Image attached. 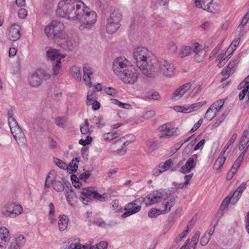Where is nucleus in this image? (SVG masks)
Here are the masks:
<instances>
[{"label": "nucleus", "mask_w": 249, "mask_h": 249, "mask_svg": "<svg viewBox=\"0 0 249 249\" xmlns=\"http://www.w3.org/2000/svg\"><path fill=\"white\" fill-rule=\"evenodd\" d=\"M10 128L11 133L17 141H18V140L23 139L24 138V133L18 124L13 126Z\"/></svg>", "instance_id": "412c9836"}, {"label": "nucleus", "mask_w": 249, "mask_h": 249, "mask_svg": "<svg viewBox=\"0 0 249 249\" xmlns=\"http://www.w3.org/2000/svg\"><path fill=\"white\" fill-rule=\"evenodd\" d=\"M224 103L225 100L220 99L213 103L212 105H211V107L213 108L214 110L218 113V111L224 105Z\"/></svg>", "instance_id": "4c0bfd02"}, {"label": "nucleus", "mask_w": 249, "mask_h": 249, "mask_svg": "<svg viewBox=\"0 0 249 249\" xmlns=\"http://www.w3.org/2000/svg\"><path fill=\"white\" fill-rule=\"evenodd\" d=\"M146 145L151 152L156 150L160 146L158 141L154 139L146 141Z\"/></svg>", "instance_id": "cd10ccee"}, {"label": "nucleus", "mask_w": 249, "mask_h": 249, "mask_svg": "<svg viewBox=\"0 0 249 249\" xmlns=\"http://www.w3.org/2000/svg\"><path fill=\"white\" fill-rule=\"evenodd\" d=\"M124 137L122 138L120 140H118L113 143L110 146V149L112 152L116 153L118 154H124L126 150L124 148V146H125L129 144L130 142L128 141H124Z\"/></svg>", "instance_id": "9b49d317"}, {"label": "nucleus", "mask_w": 249, "mask_h": 249, "mask_svg": "<svg viewBox=\"0 0 249 249\" xmlns=\"http://www.w3.org/2000/svg\"><path fill=\"white\" fill-rule=\"evenodd\" d=\"M80 130L83 134H87L92 131V128L89 127V124L87 119L85 120L84 124L80 126Z\"/></svg>", "instance_id": "72a5a7b5"}, {"label": "nucleus", "mask_w": 249, "mask_h": 249, "mask_svg": "<svg viewBox=\"0 0 249 249\" xmlns=\"http://www.w3.org/2000/svg\"><path fill=\"white\" fill-rule=\"evenodd\" d=\"M122 19V14L118 10H114L110 14L109 18H107L110 21L120 23Z\"/></svg>", "instance_id": "c85d7f7f"}, {"label": "nucleus", "mask_w": 249, "mask_h": 249, "mask_svg": "<svg viewBox=\"0 0 249 249\" xmlns=\"http://www.w3.org/2000/svg\"><path fill=\"white\" fill-rule=\"evenodd\" d=\"M210 238L208 237L205 233L201 237L200 241V243L201 246H204L206 245L210 240Z\"/></svg>", "instance_id": "052dcab7"}, {"label": "nucleus", "mask_w": 249, "mask_h": 249, "mask_svg": "<svg viewBox=\"0 0 249 249\" xmlns=\"http://www.w3.org/2000/svg\"><path fill=\"white\" fill-rule=\"evenodd\" d=\"M164 190L160 189L147 196V205H151L160 202L163 199Z\"/></svg>", "instance_id": "f8f14e48"}, {"label": "nucleus", "mask_w": 249, "mask_h": 249, "mask_svg": "<svg viewBox=\"0 0 249 249\" xmlns=\"http://www.w3.org/2000/svg\"><path fill=\"white\" fill-rule=\"evenodd\" d=\"M213 3V0H195V3L196 7L202 8L209 12H213L210 5Z\"/></svg>", "instance_id": "6ab92c4d"}, {"label": "nucleus", "mask_w": 249, "mask_h": 249, "mask_svg": "<svg viewBox=\"0 0 249 249\" xmlns=\"http://www.w3.org/2000/svg\"><path fill=\"white\" fill-rule=\"evenodd\" d=\"M61 61L60 62H57L55 65L53 67V73L50 74L51 75V78L50 79H53L55 76L57 75L59 72V70L61 68Z\"/></svg>", "instance_id": "a18cd8bd"}, {"label": "nucleus", "mask_w": 249, "mask_h": 249, "mask_svg": "<svg viewBox=\"0 0 249 249\" xmlns=\"http://www.w3.org/2000/svg\"><path fill=\"white\" fill-rule=\"evenodd\" d=\"M7 36L8 39L12 41L18 40L20 36L19 27L13 24L9 28Z\"/></svg>", "instance_id": "2eb2a0df"}, {"label": "nucleus", "mask_w": 249, "mask_h": 249, "mask_svg": "<svg viewBox=\"0 0 249 249\" xmlns=\"http://www.w3.org/2000/svg\"><path fill=\"white\" fill-rule=\"evenodd\" d=\"M54 123L56 125L60 127H64L67 123V119L63 117H57L54 119Z\"/></svg>", "instance_id": "a19ab883"}, {"label": "nucleus", "mask_w": 249, "mask_h": 249, "mask_svg": "<svg viewBox=\"0 0 249 249\" xmlns=\"http://www.w3.org/2000/svg\"><path fill=\"white\" fill-rule=\"evenodd\" d=\"M83 80L85 82L86 84L90 87L92 85L90 75L92 74L90 67L88 65H85L83 67Z\"/></svg>", "instance_id": "4be33fe9"}, {"label": "nucleus", "mask_w": 249, "mask_h": 249, "mask_svg": "<svg viewBox=\"0 0 249 249\" xmlns=\"http://www.w3.org/2000/svg\"><path fill=\"white\" fill-rule=\"evenodd\" d=\"M52 185L53 189L57 192H62L64 189L63 184L59 180H54L52 181Z\"/></svg>", "instance_id": "c9c22d12"}, {"label": "nucleus", "mask_w": 249, "mask_h": 249, "mask_svg": "<svg viewBox=\"0 0 249 249\" xmlns=\"http://www.w3.org/2000/svg\"><path fill=\"white\" fill-rule=\"evenodd\" d=\"M191 49L190 47L185 46L183 47L179 53V54L181 57H184L189 55L191 53Z\"/></svg>", "instance_id": "37998d69"}, {"label": "nucleus", "mask_w": 249, "mask_h": 249, "mask_svg": "<svg viewBox=\"0 0 249 249\" xmlns=\"http://www.w3.org/2000/svg\"><path fill=\"white\" fill-rule=\"evenodd\" d=\"M11 237L8 229L0 228V249H5L6 245L10 241Z\"/></svg>", "instance_id": "ddd939ff"}, {"label": "nucleus", "mask_w": 249, "mask_h": 249, "mask_svg": "<svg viewBox=\"0 0 249 249\" xmlns=\"http://www.w3.org/2000/svg\"><path fill=\"white\" fill-rule=\"evenodd\" d=\"M80 200L85 205H88L92 198L100 201H105L107 195L99 194L93 187L82 188L80 192Z\"/></svg>", "instance_id": "39448f33"}, {"label": "nucleus", "mask_w": 249, "mask_h": 249, "mask_svg": "<svg viewBox=\"0 0 249 249\" xmlns=\"http://www.w3.org/2000/svg\"><path fill=\"white\" fill-rule=\"evenodd\" d=\"M79 162L78 159L75 158L73 159L71 162L69 163V165H67V169L70 173H72L77 171L78 166L77 162Z\"/></svg>", "instance_id": "7c9ffc66"}, {"label": "nucleus", "mask_w": 249, "mask_h": 249, "mask_svg": "<svg viewBox=\"0 0 249 249\" xmlns=\"http://www.w3.org/2000/svg\"><path fill=\"white\" fill-rule=\"evenodd\" d=\"M249 142V131L247 130L244 131L240 140V145L239 149L240 150H243Z\"/></svg>", "instance_id": "b1692460"}, {"label": "nucleus", "mask_w": 249, "mask_h": 249, "mask_svg": "<svg viewBox=\"0 0 249 249\" xmlns=\"http://www.w3.org/2000/svg\"><path fill=\"white\" fill-rule=\"evenodd\" d=\"M53 161L55 164L60 169H67V164L65 162H64L62 160L57 159L54 158Z\"/></svg>", "instance_id": "09e8293b"}, {"label": "nucleus", "mask_w": 249, "mask_h": 249, "mask_svg": "<svg viewBox=\"0 0 249 249\" xmlns=\"http://www.w3.org/2000/svg\"><path fill=\"white\" fill-rule=\"evenodd\" d=\"M163 213V211L161 210L157 209L155 208L151 209L148 212V216L150 218H156L159 215Z\"/></svg>", "instance_id": "ea45409f"}, {"label": "nucleus", "mask_w": 249, "mask_h": 249, "mask_svg": "<svg viewBox=\"0 0 249 249\" xmlns=\"http://www.w3.org/2000/svg\"><path fill=\"white\" fill-rule=\"evenodd\" d=\"M120 23L110 21L107 20L106 25V29L108 33L110 34L114 33L118 30L119 28H120Z\"/></svg>", "instance_id": "5701e85b"}, {"label": "nucleus", "mask_w": 249, "mask_h": 249, "mask_svg": "<svg viewBox=\"0 0 249 249\" xmlns=\"http://www.w3.org/2000/svg\"><path fill=\"white\" fill-rule=\"evenodd\" d=\"M95 98V93L93 92H88L87 97V105H90L91 102L94 101L93 99Z\"/></svg>", "instance_id": "4d7b16f0"}, {"label": "nucleus", "mask_w": 249, "mask_h": 249, "mask_svg": "<svg viewBox=\"0 0 249 249\" xmlns=\"http://www.w3.org/2000/svg\"><path fill=\"white\" fill-rule=\"evenodd\" d=\"M194 145V143L193 142H191L190 143L188 144L186 147L184 148L182 155H187L192 150L193 147Z\"/></svg>", "instance_id": "864d4df0"}, {"label": "nucleus", "mask_w": 249, "mask_h": 249, "mask_svg": "<svg viewBox=\"0 0 249 249\" xmlns=\"http://www.w3.org/2000/svg\"><path fill=\"white\" fill-rule=\"evenodd\" d=\"M152 60L148 66V74H146V76L153 77L158 73L167 77H171L174 75L175 69L167 60H158L155 57Z\"/></svg>", "instance_id": "f03ea898"}, {"label": "nucleus", "mask_w": 249, "mask_h": 249, "mask_svg": "<svg viewBox=\"0 0 249 249\" xmlns=\"http://www.w3.org/2000/svg\"><path fill=\"white\" fill-rule=\"evenodd\" d=\"M138 76L139 73L132 66L118 77L124 83L133 85L137 81Z\"/></svg>", "instance_id": "1a4fd4ad"}, {"label": "nucleus", "mask_w": 249, "mask_h": 249, "mask_svg": "<svg viewBox=\"0 0 249 249\" xmlns=\"http://www.w3.org/2000/svg\"><path fill=\"white\" fill-rule=\"evenodd\" d=\"M133 55L136 65L146 76V74H148V66L152 61V59H155V56L147 48L144 47L135 48L134 50Z\"/></svg>", "instance_id": "7ed1b4c3"}, {"label": "nucleus", "mask_w": 249, "mask_h": 249, "mask_svg": "<svg viewBox=\"0 0 249 249\" xmlns=\"http://www.w3.org/2000/svg\"><path fill=\"white\" fill-rule=\"evenodd\" d=\"M47 56L51 61L55 60L56 62H60L61 59L65 57V55L61 54L57 50L52 48L47 51Z\"/></svg>", "instance_id": "f3484780"}, {"label": "nucleus", "mask_w": 249, "mask_h": 249, "mask_svg": "<svg viewBox=\"0 0 249 249\" xmlns=\"http://www.w3.org/2000/svg\"><path fill=\"white\" fill-rule=\"evenodd\" d=\"M110 101L112 104L117 105L119 107L127 109H130L131 108V106L130 104L122 103L116 99H111Z\"/></svg>", "instance_id": "f704fd0d"}, {"label": "nucleus", "mask_w": 249, "mask_h": 249, "mask_svg": "<svg viewBox=\"0 0 249 249\" xmlns=\"http://www.w3.org/2000/svg\"><path fill=\"white\" fill-rule=\"evenodd\" d=\"M71 72L72 76L76 80L80 81L81 75L80 73V68L76 66L72 67L71 69Z\"/></svg>", "instance_id": "2f4dec72"}, {"label": "nucleus", "mask_w": 249, "mask_h": 249, "mask_svg": "<svg viewBox=\"0 0 249 249\" xmlns=\"http://www.w3.org/2000/svg\"><path fill=\"white\" fill-rule=\"evenodd\" d=\"M26 239L22 235H19L13 239L11 242L8 249H20L25 244Z\"/></svg>", "instance_id": "dca6fc26"}, {"label": "nucleus", "mask_w": 249, "mask_h": 249, "mask_svg": "<svg viewBox=\"0 0 249 249\" xmlns=\"http://www.w3.org/2000/svg\"><path fill=\"white\" fill-rule=\"evenodd\" d=\"M65 26L58 20H53L45 28V33L48 38L55 40L61 39L64 36Z\"/></svg>", "instance_id": "20e7f679"}, {"label": "nucleus", "mask_w": 249, "mask_h": 249, "mask_svg": "<svg viewBox=\"0 0 249 249\" xmlns=\"http://www.w3.org/2000/svg\"><path fill=\"white\" fill-rule=\"evenodd\" d=\"M168 50L171 53H174L177 51V46L173 42H170L168 44Z\"/></svg>", "instance_id": "6e6d98bb"}, {"label": "nucleus", "mask_w": 249, "mask_h": 249, "mask_svg": "<svg viewBox=\"0 0 249 249\" xmlns=\"http://www.w3.org/2000/svg\"><path fill=\"white\" fill-rule=\"evenodd\" d=\"M60 46L66 50H71L73 48V41L71 40H65L60 43Z\"/></svg>", "instance_id": "e433bc0d"}, {"label": "nucleus", "mask_w": 249, "mask_h": 249, "mask_svg": "<svg viewBox=\"0 0 249 249\" xmlns=\"http://www.w3.org/2000/svg\"><path fill=\"white\" fill-rule=\"evenodd\" d=\"M27 15V12L25 9L20 8L18 11V16L20 18H24Z\"/></svg>", "instance_id": "0e129e2a"}, {"label": "nucleus", "mask_w": 249, "mask_h": 249, "mask_svg": "<svg viewBox=\"0 0 249 249\" xmlns=\"http://www.w3.org/2000/svg\"><path fill=\"white\" fill-rule=\"evenodd\" d=\"M69 219L67 216L63 215L60 216L58 220V224L59 229L60 231H63L67 228Z\"/></svg>", "instance_id": "a878e982"}, {"label": "nucleus", "mask_w": 249, "mask_h": 249, "mask_svg": "<svg viewBox=\"0 0 249 249\" xmlns=\"http://www.w3.org/2000/svg\"><path fill=\"white\" fill-rule=\"evenodd\" d=\"M200 235V232L199 231H197L195 232V234L193 236L191 241L190 242V244L191 245H192V247H193V249H196V247L197 244V242L198 241L199 237Z\"/></svg>", "instance_id": "79ce46f5"}, {"label": "nucleus", "mask_w": 249, "mask_h": 249, "mask_svg": "<svg viewBox=\"0 0 249 249\" xmlns=\"http://www.w3.org/2000/svg\"><path fill=\"white\" fill-rule=\"evenodd\" d=\"M175 203V198L173 196L167 197L164 199L163 202L162 203L161 205L164 208L161 210L163 211V213H168L171 210V208L174 206Z\"/></svg>", "instance_id": "aec40b11"}, {"label": "nucleus", "mask_w": 249, "mask_h": 249, "mask_svg": "<svg viewBox=\"0 0 249 249\" xmlns=\"http://www.w3.org/2000/svg\"><path fill=\"white\" fill-rule=\"evenodd\" d=\"M22 212V207L16 202H10L6 204L1 210L2 215L10 218L16 217Z\"/></svg>", "instance_id": "423d86ee"}, {"label": "nucleus", "mask_w": 249, "mask_h": 249, "mask_svg": "<svg viewBox=\"0 0 249 249\" xmlns=\"http://www.w3.org/2000/svg\"><path fill=\"white\" fill-rule=\"evenodd\" d=\"M173 161L171 159L167 160L164 163L163 165L159 166L161 171L164 172L168 170L172 165H173Z\"/></svg>", "instance_id": "de8ad7c7"}, {"label": "nucleus", "mask_w": 249, "mask_h": 249, "mask_svg": "<svg viewBox=\"0 0 249 249\" xmlns=\"http://www.w3.org/2000/svg\"><path fill=\"white\" fill-rule=\"evenodd\" d=\"M217 113L210 106L207 109L204 118L208 121H211L215 117Z\"/></svg>", "instance_id": "473e14b6"}, {"label": "nucleus", "mask_w": 249, "mask_h": 249, "mask_svg": "<svg viewBox=\"0 0 249 249\" xmlns=\"http://www.w3.org/2000/svg\"><path fill=\"white\" fill-rule=\"evenodd\" d=\"M226 160V157L220 155L219 157L215 160L213 165V168L215 170H218L222 167L223 164Z\"/></svg>", "instance_id": "c756f323"}, {"label": "nucleus", "mask_w": 249, "mask_h": 249, "mask_svg": "<svg viewBox=\"0 0 249 249\" xmlns=\"http://www.w3.org/2000/svg\"><path fill=\"white\" fill-rule=\"evenodd\" d=\"M206 103V102L205 101H203L199 102L194 103L189 107V111H190V112H191L194 110H196L200 108L201 107H202Z\"/></svg>", "instance_id": "58836bf2"}, {"label": "nucleus", "mask_w": 249, "mask_h": 249, "mask_svg": "<svg viewBox=\"0 0 249 249\" xmlns=\"http://www.w3.org/2000/svg\"><path fill=\"white\" fill-rule=\"evenodd\" d=\"M92 123H96L99 128L102 127L105 124L104 120L99 117L95 116L92 119Z\"/></svg>", "instance_id": "c03bdc74"}, {"label": "nucleus", "mask_w": 249, "mask_h": 249, "mask_svg": "<svg viewBox=\"0 0 249 249\" xmlns=\"http://www.w3.org/2000/svg\"><path fill=\"white\" fill-rule=\"evenodd\" d=\"M108 243L106 241H101L96 244L97 249H106Z\"/></svg>", "instance_id": "774afa93"}, {"label": "nucleus", "mask_w": 249, "mask_h": 249, "mask_svg": "<svg viewBox=\"0 0 249 249\" xmlns=\"http://www.w3.org/2000/svg\"><path fill=\"white\" fill-rule=\"evenodd\" d=\"M182 96L183 94L181 93L180 90L179 89H178L174 92L171 99L172 100H178L180 99Z\"/></svg>", "instance_id": "3c124183"}, {"label": "nucleus", "mask_w": 249, "mask_h": 249, "mask_svg": "<svg viewBox=\"0 0 249 249\" xmlns=\"http://www.w3.org/2000/svg\"><path fill=\"white\" fill-rule=\"evenodd\" d=\"M149 99L155 100H160V96L159 92L155 91L150 94V96L149 97Z\"/></svg>", "instance_id": "69168bd1"}, {"label": "nucleus", "mask_w": 249, "mask_h": 249, "mask_svg": "<svg viewBox=\"0 0 249 249\" xmlns=\"http://www.w3.org/2000/svg\"><path fill=\"white\" fill-rule=\"evenodd\" d=\"M247 186V183L243 182L239 186L236 191L233 193L232 196L236 197V201H238L241 197L243 192L246 188Z\"/></svg>", "instance_id": "bb28decb"}, {"label": "nucleus", "mask_w": 249, "mask_h": 249, "mask_svg": "<svg viewBox=\"0 0 249 249\" xmlns=\"http://www.w3.org/2000/svg\"><path fill=\"white\" fill-rule=\"evenodd\" d=\"M192 85L191 83H187L180 86L178 89L183 95L191 88Z\"/></svg>", "instance_id": "8fccbe9b"}, {"label": "nucleus", "mask_w": 249, "mask_h": 249, "mask_svg": "<svg viewBox=\"0 0 249 249\" xmlns=\"http://www.w3.org/2000/svg\"><path fill=\"white\" fill-rule=\"evenodd\" d=\"M51 78L50 73L41 69L36 70L28 78L29 84L34 87L39 86L43 80Z\"/></svg>", "instance_id": "0eeeda50"}, {"label": "nucleus", "mask_w": 249, "mask_h": 249, "mask_svg": "<svg viewBox=\"0 0 249 249\" xmlns=\"http://www.w3.org/2000/svg\"><path fill=\"white\" fill-rule=\"evenodd\" d=\"M203 53V52H198V53H196L194 58L196 62H200L203 61L204 58Z\"/></svg>", "instance_id": "13d9d810"}, {"label": "nucleus", "mask_w": 249, "mask_h": 249, "mask_svg": "<svg viewBox=\"0 0 249 249\" xmlns=\"http://www.w3.org/2000/svg\"><path fill=\"white\" fill-rule=\"evenodd\" d=\"M141 206H136L133 201L128 203L124 207V210L126 211L122 215L123 218H126L133 214L139 212L141 209Z\"/></svg>", "instance_id": "4468645a"}, {"label": "nucleus", "mask_w": 249, "mask_h": 249, "mask_svg": "<svg viewBox=\"0 0 249 249\" xmlns=\"http://www.w3.org/2000/svg\"><path fill=\"white\" fill-rule=\"evenodd\" d=\"M196 163L194 158H190L185 164L179 169V171L183 174L189 173L196 167Z\"/></svg>", "instance_id": "a211bd4d"}, {"label": "nucleus", "mask_w": 249, "mask_h": 249, "mask_svg": "<svg viewBox=\"0 0 249 249\" xmlns=\"http://www.w3.org/2000/svg\"><path fill=\"white\" fill-rule=\"evenodd\" d=\"M249 89V84L242 91L239 95V98L240 100H243L246 95Z\"/></svg>", "instance_id": "e2e57ef3"}, {"label": "nucleus", "mask_w": 249, "mask_h": 249, "mask_svg": "<svg viewBox=\"0 0 249 249\" xmlns=\"http://www.w3.org/2000/svg\"><path fill=\"white\" fill-rule=\"evenodd\" d=\"M203 123L202 119H199L197 122H196L193 127V128L190 130V133H192L196 131L201 125Z\"/></svg>", "instance_id": "680f3d73"}, {"label": "nucleus", "mask_w": 249, "mask_h": 249, "mask_svg": "<svg viewBox=\"0 0 249 249\" xmlns=\"http://www.w3.org/2000/svg\"><path fill=\"white\" fill-rule=\"evenodd\" d=\"M147 196L145 198L144 197H140L136 199H135L133 202L136 204V206H141L142 204L144 203L146 205H147Z\"/></svg>", "instance_id": "5fc2aeb1"}, {"label": "nucleus", "mask_w": 249, "mask_h": 249, "mask_svg": "<svg viewBox=\"0 0 249 249\" xmlns=\"http://www.w3.org/2000/svg\"><path fill=\"white\" fill-rule=\"evenodd\" d=\"M104 90L108 95L111 96H115L118 93L116 89L111 87L106 88Z\"/></svg>", "instance_id": "603ef678"}, {"label": "nucleus", "mask_w": 249, "mask_h": 249, "mask_svg": "<svg viewBox=\"0 0 249 249\" xmlns=\"http://www.w3.org/2000/svg\"><path fill=\"white\" fill-rule=\"evenodd\" d=\"M230 194L229 196H227L222 201L220 209L221 210H223L225 209L229 205V203L230 202V201L231 199L232 198L233 196H232V195L231 196Z\"/></svg>", "instance_id": "49530a36"}, {"label": "nucleus", "mask_w": 249, "mask_h": 249, "mask_svg": "<svg viewBox=\"0 0 249 249\" xmlns=\"http://www.w3.org/2000/svg\"><path fill=\"white\" fill-rule=\"evenodd\" d=\"M249 19V11H248L246 14L243 17L239 26H244L248 22Z\"/></svg>", "instance_id": "338daca9"}, {"label": "nucleus", "mask_w": 249, "mask_h": 249, "mask_svg": "<svg viewBox=\"0 0 249 249\" xmlns=\"http://www.w3.org/2000/svg\"><path fill=\"white\" fill-rule=\"evenodd\" d=\"M92 141V138L90 137L89 136H87V138L86 139H80L79 141V143L83 145H86L87 144H89Z\"/></svg>", "instance_id": "bf43d9fd"}, {"label": "nucleus", "mask_w": 249, "mask_h": 249, "mask_svg": "<svg viewBox=\"0 0 249 249\" xmlns=\"http://www.w3.org/2000/svg\"><path fill=\"white\" fill-rule=\"evenodd\" d=\"M132 66L130 61L124 57H118L113 63L112 69L118 76Z\"/></svg>", "instance_id": "6e6552de"}, {"label": "nucleus", "mask_w": 249, "mask_h": 249, "mask_svg": "<svg viewBox=\"0 0 249 249\" xmlns=\"http://www.w3.org/2000/svg\"><path fill=\"white\" fill-rule=\"evenodd\" d=\"M66 197L68 203L71 206L74 205L76 201V196L75 193L71 189L66 190Z\"/></svg>", "instance_id": "393cba45"}, {"label": "nucleus", "mask_w": 249, "mask_h": 249, "mask_svg": "<svg viewBox=\"0 0 249 249\" xmlns=\"http://www.w3.org/2000/svg\"><path fill=\"white\" fill-rule=\"evenodd\" d=\"M160 130L162 132V134L160 136V138L177 136L179 134L178 129L172 127L169 124H165L161 125L160 127Z\"/></svg>", "instance_id": "9d476101"}, {"label": "nucleus", "mask_w": 249, "mask_h": 249, "mask_svg": "<svg viewBox=\"0 0 249 249\" xmlns=\"http://www.w3.org/2000/svg\"><path fill=\"white\" fill-rule=\"evenodd\" d=\"M56 15L61 18L80 23L79 29L82 31H89L97 21V14L90 10L81 0H62L57 5Z\"/></svg>", "instance_id": "f257e3e1"}]
</instances>
